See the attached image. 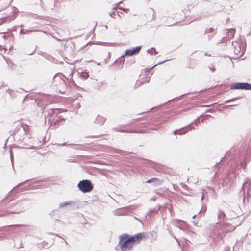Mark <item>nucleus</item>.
Here are the masks:
<instances>
[{"label": "nucleus", "instance_id": "nucleus-1", "mask_svg": "<svg viewBox=\"0 0 251 251\" xmlns=\"http://www.w3.org/2000/svg\"><path fill=\"white\" fill-rule=\"evenodd\" d=\"M143 233H139L133 236L128 234H123L119 236V241L118 246L122 251H129L133 247L135 243H139L143 237Z\"/></svg>", "mask_w": 251, "mask_h": 251}, {"label": "nucleus", "instance_id": "nucleus-2", "mask_svg": "<svg viewBox=\"0 0 251 251\" xmlns=\"http://www.w3.org/2000/svg\"><path fill=\"white\" fill-rule=\"evenodd\" d=\"M9 208H14L13 210L9 212L12 214H18L23 211H25L27 208V203L26 200L14 201L10 203L8 205Z\"/></svg>", "mask_w": 251, "mask_h": 251}, {"label": "nucleus", "instance_id": "nucleus-3", "mask_svg": "<svg viewBox=\"0 0 251 251\" xmlns=\"http://www.w3.org/2000/svg\"><path fill=\"white\" fill-rule=\"evenodd\" d=\"M58 109H50L45 111V117L48 118V121L51 124L54 123L55 125L59 124V122L64 120V119L59 118L57 116Z\"/></svg>", "mask_w": 251, "mask_h": 251}, {"label": "nucleus", "instance_id": "nucleus-4", "mask_svg": "<svg viewBox=\"0 0 251 251\" xmlns=\"http://www.w3.org/2000/svg\"><path fill=\"white\" fill-rule=\"evenodd\" d=\"M78 189L83 193L91 192L93 189V185L91 181L88 179L80 181L78 185Z\"/></svg>", "mask_w": 251, "mask_h": 251}, {"label": "nucleus", "instance_id": "nucleus-5", "mask_svg": "<svg viewBox=\"0 0 251 251\" xmlns=\"http://www.w3.org/2000/svg\"><path fill=\"white\" fill-rule=\"evenodd\" d=\"M232 46H233L234 52L236 55H238L240 53L241 56L243 54L245 51L246 43L243 41H234L232 42Z\"/></svg>", "mask_w": 251, "mask_h": 251}, {"label": "nucleus", "instance_id": "nucleus-6", "mask_svg": "<svg viewBox=\"0 0 251 251\" xmlns=\"http://www.w3.org/2000/svg\"><path fill=\"white\" fill-rule=\"evenodd\" d=\"M64 79H66V77L62 73H57L53 78V83L56 86L65 87L66 83Z\"/></svg>", "mask_w": 251, "mask_h": 251}, {"label": "nucleus", "instance_id": "nucleus-7", "mask_svg": "<svg viewBox=\"0 0 251 251\" xmlns=\"http://www.w3.org/2000/svg\"><path fill=\"white\" fill-rule=\"evenodd\" d=\"M231 89L251 90V84L246 82H237L232 83L230 85Z\"/></svg>", "mask_w": 251, "mask_h": 251}, {"label": "nucleus", "instance_id": "nucleus-8", "mask_svg": "<svg viewBox=\"0 0 251 251\" xmlns=\"http://www.w3.org/2000/svg\"><path fill=\"white\" fill-rule=\"evenodd\" d=\"M141 48H142L141 46H137L136 47H134V48L126 50L125 54L121 56L120 57V59L122 58L123 57H124L125 56H132L134 55L138 54L139 53V52L141 49Z\"/></svg>", "mask_w": 251, "mask_h": 251}, {"label": "nucleus", "instance_id": "nucleus-9", "mask_svg": "<svg viewBox=\"0 0 251 251\" xmlns=\"http://www.w3.org/2000/svg\"><path fill=\"white\" fill-rule=\"evenodd\" d=\"M216 34L215 29L213 27L206 28L204 31V35L207 34L208 40H210Z\"/></svg>", "mask_w": 251, "mask_h": 251}, {"label": "nucleus", "instance_id": "nucleus-10", "mask_svg": "<svg viewBox=\"0 0 251 251\" xmlns=\"http://www.w3.org/2000/svg\"><path fill=\"white\" fill-rule=\"evenodd\" d=\"M194 128L192 127L191 125H189L185 127H183L178 130H176L173 131V134L174 135H183L187 132L188 131L191 130L192 129Z\"/></svg>", "mask_w": 251, "mask_h": 251}, {"label": "nucleus", "instance_id": "nucleus-11", "mask_svg": "<svg viewBox=\"0 0 251 251\" xmlns=\"http://www.w3.org/2000/svg\"><path fill=\"white\" fill-rule=\"evenodd\" d=\"M247 187V193L248 194H250L251 192V180L247 178L242 186V191L245 193V188Z\"/></svg>", "mask_w": 251, "mask_h": 251}, {"label": "nucleus", "instance_id": "nucleus-12", "mask_svg": "<svg viewBox=\"0 0 251 251\" xmlns=\"http://www.w3.org/2000/svg\"><path fill=\"white\" fill-rule=\"evenodd\" d=\"M66 205H70L71 207L74 208H78V204L75 201H73L62 202L60 203L59 207H63Z\"/></svg>", "mask_w": 251, "mask_h": 251}, {"label": "nucleus", "instance_id": "nucleus-13", "mask_svg": "<svg viewBox=\"0 0 251 251\" xmlns=\"http://www.w3.org/2000/svg\"><path fill=\"white\" fill-rule=\"evenodd\" d=\"M128 211L125 208L117 209L113 212L116 216L126 215Z\"/></svg>", "mask_w": 251, "mask_h": 251}, {"label": "nucleus", "instance_id": "nucleus-14", "mask_svg": "<svg viewBox=\"0 0 251 251\" xmlns=\"http://www.w3.org/2000/svg\"><path fill=\"white\" fill-rule=\"evenodd\" d=\"M106 118L101 115H98L95 119V123L100 125H102L106 121Z\"/></svg>", "mask_w": 251, "mask_h": 251}, {"label": "nucleus", "instance_id": "nucleus-15", "mask_svg": "<svg viewBox=\"0 0 251 251\" xmlns=\"http://www.w3.org/2000/svg\"><path fill=\"white\" fill-rule=\"evenodd\" d=\"M226 216L225 213L219 210L218 214V218L220 222H221L222 221H224L225 218H226Z\"/></svg>", "mask_w": 251, "mask_h": 251}, {"label": "nucleus", "instance_id": "nucleus-16", "mask_svg": "<svg viewBox=\"0 0 251 251\" xmlns=\"http://www.w3.org/2000/svg\"><path fill=\"white\" fill-rule=\"evenodd\" d=\"M207 209V206L203 202H202V205L201 207V210L199 211V214H201V216L202 214H204Z\"/></svg>", "mask_w": 251, "mask_h": 251}, {"label": "nucleus", "instance_id": "nucleus-17", "mask_svg": "<svg viewBox=\"0 0 251 251\" xmlns=\"http://www.w3.org/2000/svg\"><path fill=\"white\" fill-rule=\"evenodd\" d=\"M163 181L162 180L154 177L153 178L152 183L154 185L158 186L161 185L163 183Z\"/></svg>", "mask_w": 251, "mask_h": 251}, {"label": "nucleus", "instance_id": "nucleus-18", "mask_svg": "<svg viewBox=\"0 0 251 251\" xmlns=\"http://www.w3.org/2000/svg\"><path fill=\"white\" fill-rule=\"evenodd\" d=\"M179 222H180L181 223L178 225H176V226L178 227L180 230H185V227L184 226V225H186V222L181 221H180Z\"/></svg>", "mask_w": 251, "mask_h": 251}, {"label": "nucleus", "instance_id": "nucleus-19", "mask_svg": "<svg viewBox=\"0 0 251 251\" xmlns=\"http://www.w3.org/2000/svg\"><path fill=\"white\" fill-rule=\"evenodd\" d=\"M235 32V29H229L228 30L227 32V35L230 38L233 37L234 36Z\"/></svg>", "mask_w": 251, "mask_h": 251}, {"label": "nucleus", "instance_id": "nucleus-20", "mask_svg": "<svg viewBox=\"0 0 251 251\" xmlns=\"http://www.w3.org/2000/svg\"><path fill=\"white\" fill-rule=\"evenodd\" d=\"M41 183V181H35L34 183H33L32 184V185L31 187V188H34V189L39 188L41 186V185L38 184H40Z\"/></svg>", "mask_w": 251, "mask_h": 251}, {"label": "nucleus", "instance_id": "nucleus-21", "mask_svg": "<svg viewBox=\"0 0 251 251\" xmlns=\"http://www.w3.org/2000/svg\"><path fill=\"white\" fill-rule=\"evenodd\" d=\"M73 72L70 73V75H69V76H71L70 78H69V77H68L67 78H66V79L68 80L69 83H70L71 85H75V82H74V81L72 78V76L73 75Z\"/></svg>", "mask_w": 251, "mask_h": 251}, {"label": "nucleus", "instance_id": "nucleus-22", "mask_svg": "<svg viewBox=\"0 0 251 251\" xmlns=\"http://www.w3.org/2000/svg\"><path fill=\"white\" fill-rule=\"evenodd\" d=\"M80 76L84 79H86L89 77V75L87 72H83L80 74Z\"/></svg>", "mask_w": 251, "mask_h": 251}, {"label": "nucleus", "instance_id": "nucleus-23", "mask_svg": "<svg viewBox=\"0 0 251 251\" xmlns=\"http://www.w3.org/2000/svg\"><path fill=\"white\" fill-rule=\"evenodd\" d=\"M242 97H235V98H232L231 99H229L226 101L225 102L226 103H229V102H232V101H234L235 100H239Z\"/></svg>", "mask_w": 251, "mask_h": 251}, {"label": "nucleus", "instance_id": "nucleus-24", "mask_svg": "<svg viewBox=\"0 0 251 251\" xmlns=\"http://www.w3.org/2000/svg\"><path fill=\"white\" fill-rule=\"evenodd\" d=\"M151 50H153V51H154V55H156V54L158 53V52H157V51H156L155 50V48H153V47H152V48H151V49H148V50H147V52H148L149 53H150V54H152V52H151Z\"/></svg>", "mask_w": 251, "mask_h": 251}, {"label": "nucleus", "instance_id": "nucleus-25", "mask_svg": "<svg viewBox=\"0 0 251 251\" xmlns=\"http://www.w3.org/2000/svg\"><path fill=\"white\" fill-rule=\"evenodd\" d=\"M114 130L120 132H132L131 131L129 130H121L118 127L114 128Z\"/></svg>", "mask_w": 251, "mask_h": 251}, {"label": "nucleus", "instance_id": "nucleus-26", "mask_svg": "<svg viewBox=\"0 0 251 251\" xmlns=\"http://www.w3.org/2000/svg\"><path fill=\"white\" fill-rule=\"evenodd\" d=\"M54 145L57 146H66V145H70L71 144H68L67 142H64L63 143H55Z\"/></svg>", "mask_w": 251, "mask_h": 251}, {"label": "nucleus", "instance_id": "nucleus-27", "mask_svg": "<svg viewBox=\"0 0 251 251\" xmlns=\"http://www.w3.org/2000/svg\"><path fill=\"white\" fill-rule=\"evenodd\" d=\"M229 226H232V227L231 228V229H229V230L228 229V231H229V232H231V231H234V230L235 229V228H236V226H232V225H229Z\"/></svg>", "mask_w": 251, "mask_h": 251}, {"label": "nucleus", "instance_id": "nucleus-28", "mask_svg": "<svg viewBox=\"0 0 251 251\" xmlns=\"http://www.w3.org/2000/svg\"><path fill=\"white\" fill-rule=\"evenodd\" d=\"M124 57L122 58H120V57L119 58V61L121 63V64H124V59L123 58Z\"/></svg>", "mask_w": 251, "mask_h": 251}, {"label": "nucleus", "instance_id": "nucleus-29", "mask_svg": "<svg viewBox=\"0 0 251 251\" xmlns=\"http://www.w3.org/2000/svg\"><path fill=\"white\" fill-rule=\"evenodd\" d=\"M153 181V178H151V179H149L147 181H146V183H152V181Z\"/></svg>", "mask_w": 251, "mask_h": 251}, {"label": "nucleus", "instance_id": "nucleus-30", "mask_svg": "<svg viewBox=\"0 0 251 251\" xmlns=\"http://www.w3.org/2000/svg\"><path fill=\"white\" fill-rule=\"evenodd\" d=\"M115 249L116 250V251H122V249L119 248V246H118V245L115 247Z\"/></svg>", "mask_w": 251, "mask_h": 251}, {"label": "nucleus", "instance_id": "nucleus-31", "mask_svg": "<svg viewBox=\"0 0 251 251\" xmlns=\"http://www.w3.org/2000/svg\"><path fill=\"white\" fill-rule=\"evenodd\" d=\"M198 123H200L199 119H197L196 120L194 121V123L197 126Z\"/></svg>", "mask_w": 251, "mask_h": 251}, {"label": "nucleus", "instance_id": "nucleus-32", "mask_svg": "<svg viewBox=\"0 0 251 251\" xmlns=\"http://www.w3.org/2000/svg\"><path fill=\"white\" fill-rule=\"evenodd\" d=\"M166 60H164L163 61H161V62H158L157 64H155L154 66H153L152 67V68H153L154 67L156 66V65H158V64H162L163 63H164V62H165Z\"/></svg>", "mask_w": 251, "mask_h": 251}, {"label": "nucleus", "instance_id": "nucleus-33", "mask_svg": "<svg viewBox=\"0 0 251 251\" xmlns=\"http://www.w3.org/2000/svg\"><path fill=\"white\" fill-rule=\"evenodd\" d=\"M119 9H122L123 11L126 12H127V11L128 10V9H125V8H119Z\"/></svg>", "mask_w": 251, "mask_h": 251}, {"label": "nucleus", "instance_id": "nucleus-34", "mask_svg": "<svg viewBox=\"0 0 251 251\" xmlns=\"http://www.w3.org/2000/svg\"><path fill=\"white\" fill-rule=\"evenodd\" d=\"M115 14V11H114L113 12L109 14L110 16L111 17H113V15H114Z\"/></svg>", "mask_w": 251, "mask_h": 251}, {"label": "nucleus", "instance_id": "nucleus-35", "mask_svg": "<svg viewBox=\"0 0 251 251\" xmlns=\"http://www.w3.org/2000/svg\"><path fill=\"white\" fill-rule=\"evenodd\" d=\"M67 161L69 162H74L72 159H68L67 160Z\"/></svg>", "mask_w": 251, "mask_h": 251}, {"label": "nucleus", "instance_id": "nucleus-36", "mask_svg": "<svg viewBox=\"0 0 251 251\" xmlns=\"http://www.w3.org/2000/svg\"><path fill=\"white\" fill-rule=\"evenodd\" d=\"M2 37L3 39H6V35L4 33H3V34H2Z\"/></svg>", "mask_w": 251, "mask_h": 251}, {"label": "nucleus", "instance_id": "nucleus-37", "mask_svg": "<svg viewBox=\"0 0 251 251\" xmlns=\"http://www.w3.org/2000/svg\"><path fill=\"white\" fill-rule=\"evenodd\" d=\"M26 182V181L25 182H22V183H19L17 186V187H18V186H21L22 184L25 183Z\"/></svg>", "mask_w": 251, "mask_h": 251}, {"label": "nucleus", "instance_id": "nucleus-38", "mask_svg": "<svg viewBox=\"0 0 251 251\" xmlns=\"http://www.w3.org/2000/svg\"><path fill=\"white\" fill-rule=\"evenodd\" d=\"M111 43H105V42H103L102 43V45H110Z\"/></svg>", "mask_w": 251, "mask_h": 251}, {"label": "nucleus", "instance_id": "nucleus-39", "mask_svg": "<svg viewBox=\"0 0 251 251\" xmlns=\"http://www.w3.org/2000/svg\"><path fill=\"white\" fill-rule=\"evenodd\" d=\"M10 158H11V162H13V155H12V153H11V154H10Z\"/></svg>", "mask_w": 251, "mask_h": 251}, {"label": "nucleus", "instance_id": "nucleus-40", "mask_svg": "<svg viewBox=\"0 0 251 251\" xmlns=\"http://www.w3.org/2000/svg\"><path fill=\"white\" fill-rule=\"evenodd\" d=\"M152 211H153V210H152V209H151V210L149 212V213H147V214H148V215H151V213Z\"/></svg>", "mask_w": 251, "mask_h": 251}, {"label": "nucleus", "instance_id": "nucleus-41", "mask_svg": "<svg viewBox=\"0 0 251 251\" xmlns=\"http://www.w3.org/2000/svg\"><path fill=\"white\" fill-rule=\"evenodd\" d=\"M59 91L61 94H64L65 93V91H62V90H59Z\"/></svg>", "mask_w": 251, "mask_h": 251}, {"label": "nucleus", "instance_id": "nucleus-42", "mask_svg": "<svg viewBox=\"0 0 251 251\" xmlns=\"http://www.w3.org/2000/svg\"><path fill=\"white\" fill-rule=\"evenodd\" d=\"M210 69H211V70L212 72H214V71H215V68H211Z\"/></svg>", "mask_w": 251, "mask_h": 251}, {"label": "nucleus", "instance_id": "nucleus-43", "mask_svg": "<svg viewBox=\"0 0 251 251\" xmlns=\"http://www.w3.org/2000/svg\"><path fill=\"white\" fill-rule=\"evenodd\" d=\"M221 161L222 160H221L219 163H216L215 165H218L221 162Z\"/></svg>", "mask_w": 251, "mask_h": 251}, {"label": "nucleus", "instance_id": "nucleus-44", "mask_svg": "<svg viewBox=\"0 0 251 251\" xmlns=\"http://www.w3.org/2000/svg\"><path fill=\"white\" fill-rule=\"evenodd\" d=\"M237 104H233V105H229L228 106H236Z\"/></svg>", "mask_w": 251, "mask_h": 251}, {"label": "nucleus", "instance_id": "nucleus-45", "mask_svg": "<svg viewBox=\"0 0 251 251\" xmlns=\"http://www.w3.org/2000/svg\"><path fill=\"white\" fill-rule=\"evenodd\" d=\"M203 199H204V196H203V195H202V196H201V200H202Z\"/></svg>", "mask_w": 251, "mask_h": 251}, {"label": "nucleus", "instance_id": "nucleus-46", "mask_svg": "<svg viewBox=\"0 0 251 251\" xmlns=\"http://www.w3.org/2000/svg\"><path fill=\"white\" fill-rule=\"evenodd\" d=\"M134 120H132V122H131V123H129L128 125H129V124H132V123L134 122Z\"/></svg>", "mask_w": 251, "mask_h": 251}, {"label": "nucleus", "instance_id": "nucleus-47", "mask_svg": "<svg viewBox=\"0 0 251 251\" xmlns=\"http://www.w3.org/2000/svg\"><path fill=\"white\" fill-rule=\"evenodd\" d=\"M196 215H194V216H193V217H192V218H193V219H194V218H195V217H196Z\"/></svg>", "mask_w": 251, "mask_h": 251}, {"label": "nucleus", "instance_id": "nucleus-48", "mask_svg": "<svg viewBox=\"0 0 251 251\" xmlns=\"http://www.w3.org/2000/svg\"><path fill=\"white\" fill-rule=\"evenodd\" d=\"M31 32V31H26L25 33H28V32Z\"/></svg>", "mask_w": 251, "mask_h": 251}, {"label": "nucleus", "instance_id": "nucleus-49", "mask_svg": "<svg viewBox=\"0 0 251 251\" xmlns=\"http://www.w3.org/2000/svg\"><path fill=\"white\" fill-rule=\"evenodd\" d=\"M64 243H65L66 244H67V242L65 240H64Z\"/></svg>", "mask_w": 251, "mask_h": 251}, {"label": "nucleus", "instance_id": "nucleus-50", "mask_svg": "<svg viewBox=\"0 0 251 251\" xmlns=\"http://www.w3.org/2000/svg\"><path fill=\"white\" fill-rule=\"evenodd\" d=\"M153 50H151V52H152V54H153Z\"/></svg>", "mask_w": 251, "mask_h": 251}, {"label": "nucleus", "instance_id": "nucleus-51", "mask_svg": "<svg viewBox=\"0 0 251 251\" xmlns=\"http://www.w3.org/2000/svg\"><path fill=\"white\" fill-rule=\"evenodd\" d=\"M205 55H208V54H207V53H206L205 54Z\"/></svg>", "mask_w": 251, "mask_h": 251}, {"label": "nucleus", "instance_id": "nucleus-52", "mask_svg": "<svg viewBox=\"0 0 251 251\" xmlns=\"http://www.w3.org/2000/svg\"><path fill=\"white\" fill-rule=\"evenodd\" d=\"M33 53H29V55H31Z\"/></svg>", "mask_w": 251, "mask_h": 251}, {"label": "nucleus", "instance_id": "nucleus-53", "mask_svg": "<svg viewBox=\"0 0 251 251\" xmlns=\"http://www.w3.org/2000/svg\"><path fill=\"white\" fill-rule=\"evenodd\" d=\"M249 35H251V32L249 34Z\"/></svg>", "mask_w": 251, "mask_h": 251}]
</instances>
